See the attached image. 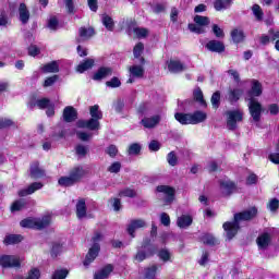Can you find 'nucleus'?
<instances>
[{"mask_svg": "<svg viewBox=\"0 0 279 279\" xmlns=\"http://www.w3.org/2000/svg\"><path fill=\"white\" fill-rule=\"evenodd\" d=\"M256 215H258V209L256 207H251L250 209L234 214V220L232 222H225L222 228L227 232L229 241L236 236V232H239L241 228V222L251 221Z\"/></svg>", "mask_w": 279, "mask_h": 279, "instance_id": "obj_1", "label": "nucleus"}, {"mask_svg": "<svg viewBox=\"0 0 279 279\" xmlns=\"http://www.w3.org/2000/svg\"><path fill=\"white\" fill-rule=\"evenodd\" d=\"M207 114L204 111H195L194 113L177 112L174 119L181 123V125H197L204 123L207 119Z\"/></svg>", "mask_w": 279, "mask_h": 279, "instance_id": "obj_2", "label": "nucleus"}, {"mask_svg": "<svg viewBox=\"0 0 279 279\" xmlns=\"http://www.w3.org/2000/svg\"><path fill=\"white\" fill-rule=\"evenodd\" d=\"M93 241V245L89 248L86 258L84 260V266L88 267V265H90V263H93V260H95V258H97V256H99V252L101 250V246H99V243H101V241H104V234H101V232L97 231L94 233V236L92 238Z\"/></svg>", "mask_w": 279, "mask_h": 279, "instance_id": "obj_3", "label": "nucleus"}, {"mask_svg": "<svg viewBox=\"0 0 279 279\" xmlns=\"http://www.w3.org/2000/svg\"><path fill=\"white\" fill-rule=\"evenodd\" d=\"M51 223V216L47 215L43 218H26L20 222L22 228H31L33 230H43Z\"/></svg>", "mask_w": 279, "mask_h": 279, "instance_id": "obj_4", "label": "nucleus"}, {"mask_svg": "<svg viewBox=\"0 0 279 279\" xmlns=\"http://www.w3.org/2000/svg\"><path fill=\"white\" fill-rule=\"evenodd\" d=\"M208 25H210V19L208 16L195 15L194 24H189V29L193 34H205Z\"/></svg>", "mask_w": 279, "mask_h": 279, "instance_id": "obj_5", "label": "nucleus"}, {"mask_svg": "<svg viewBox=\"0 0 279 279\" xmlns=\"http://www.w3.org/2000/svg\"><path fill=\"white\" fill-rule=\"evenodd\" d=\"M246 101H248V110L253 121L258 123L260 121V113L263 112V105L254 97H248Z\"/></svg>", "mask_w": 279, "mask_h": 279, "instance_id": "obj_6", "label": "nucleus"}, {"mask_svg": "<svg viewBox=\"0 0 279 279\" xmlns=\"http://www.w3.org/2000/svg\"><path fill=\"white\" fill-rule=\"evenodd\" d=\"M243 121V112L241 110L227 111V128L228 130H236V123Z\"/></svg>", "mask_w": 279, "mask_h": 279, "instance_id": "obj_7", "label": "nucleus"}, {"mask_svg": "<svg viewBox=\"0 0 279 279\" xmlns=\"http://www.w3.org/2000/svg\"><path fill=\"white\" fill-rule=\"evenodd\" d=\"M22 258L17 255H2L0 256V266L8 267H21Z\"/></svg>", "mask_w": 279, "mask_h": 279, "instance_id": "obj_8", "label": "nucleus"}, {"mask_svg": "<svg viewBox=\"0 0 279 279\" xmlns=\"http://www.w3.org/2000/svg\"><path fill=\"white\" fill-rule=\"evenodd\" d=\"M156 191L165 195V204H171L175 199V190L169 185H159Z\"/></svg>", "mask_w": 279, "mask_h": 279, "instance_id": "obj_9", "label": "nucleus"}, {"mask_svg": "<svg viewBox=\"0 0 279 279\" xmlns=\"http://www.w3.org/2000/svg\"><path fill=\"white\" fill-rule=\"evenodd\" d=\"M234 189H236V185H234V182L225 179L220 181V193L222 197H228L234 193Z\"/></svg>", "mask_w": 279, "mask_h": 279, "instance_id": "obj_10", "label": "nucleus"}, {"mask_svg": "<svg viewBox=\"0 0 279 279\" xmlns=\"http://www.w3.org/2000/svg\"><path fill=\"white\" fill-rule=\"evenodd\" d=\"M146 227H147V222L144 219H133L130 221L126 230L130 236L134 239L135 236L134 233L136 232V230H141V228H146Z\"/></svg>", "mask_w": 279, "mask_h": 279, "instance_id": "obj_11", "label": "nucleus"}, {"mask_svg": "<svg viewBox=\"0 0 279 279\" xmlns=\"http://www.w3.org/2000/svg\"><path fill=\"white\" fill-rule=\"evenodd\" d=\"M87 173H88V169H86V167H83V166H75L70 170V175L72 177L74 182H76V184L83 178H85Z\"/></svg>", "mask_w": 279, "mask_h": 279, "instance_id": "obj_12", "label": "nucleus"}, {"mask_svg": "<svg viewBox=\"0 0 279 279\" xmlns=\"http://www.w3.org/2000/svg\"><path fill=\"white\" fill-rule=\"evenodd\" d=\"M161 117L159 114L153 116V117H145L144 119L141 120V123L143 128H146L147 130H154L160 121Z\"/></svg>", "mask_w": 279, "mask_h": 279, "instance_id": "obj_13", "label": "nucleus"}, {"mask_svg": "<svg viewBox=\"0 0 279 279\" xmlns=\"http://www.w3.org/2000/svg\"><path fill=\"white\" fill-rule=\"evenodd\" d=\"M251 84V90L247 92L245 99H248V97H253V99L260 97L263 95V85L260 82L253 80Z\"/></svg>", "mask_w": 279, "mask_h": 279, "instance_id": "obj_14", "label": "nucleus"}, {"mask_svg": "<svg viewBox=\"0 0 279 279\" xmlns=\"http://www.w3.org/2000/svg\"><path fill=\"white\" fill-rule=\"evenodd\" d=\"M77 128H86L87 130H99V120L92 118L89 120H78L76 123Z\"/></svg>", "mask_w": 279, "mask_h": 279, "instance_id": "obj_15", "label": "nucleus"}, {"mask_svg": "<svg viewBox=\"0 0 279 279\" xmlns=\"http://www.w3.org/2000/svg\"><path fill=\"white\" fill-rule=\"evenodd\" d=\"M206 49L214 53H223V51H226V46L219 40H209L206 44Z\"/></svg>", "mask_w": 279, "mask_h": 279, "instance_id": "obj_16", "label": "nucleus"}, {"mask_svg": "<svg viewBox=\"0 0 279 279\" xmlns=\"http://www.w3.org/2000/svg\"><path fill=\"white\" fill-rule=\"evenodd\" d=\"M77 119V110L75 108L68 106L63 110V121L65 123H73Z\"/></svg>", "mask_w": 279, "mask_h": 279, "instance_id": "obj_17", "label": "nucleus"}, {"mask_svg": "<svg viewBox=\"0 0 279 279\" xmlns=\"http://www.w3.org/2000/svg\"><path fill=\"white\" fill-rule=\"evenodd\" d=\"M110 75H112V69L102 66L94 74L93 80H95V82H101V80H106V77H110Z\"/></svg>", "mask_w": 279, "mask_h": 279, "instance_id": "obj_18", "label": "nucleus"}, {"mask_svg": "<svg viewBox=\"0 0 279 279\" xmlns=\"http://www.w3.org/2000/svg\"><path fill=\"white\" fill-rule=\"evenodd\" d=\"M50 105L51 104H50L49 99L43 98V99H37V100H31L28 102V108L31 110H34V108L37 107V108H39V110H45V108H49Z\"/></svg>", "mask_w": 279, "mask_h": 279, "instance_id": "obj_19", "label": "nucleus"}, {"mask_svg": "<svg viewBox=\"0 0 279 279\" xmlns=\"http://www.w3.org/2000/svg\"><path fill=\"white\" fill-rule=\"evenodd\" d=\"M44 175L45 170L40 168V163H38V161H34L31 165V178H33L34 180H38V178H44Z\"/></svg>", "mask_w": 279, "mask_h": 279, "instance_id": "obj_20", "label": "nucleus"}, {"mask_svg": "<svg viewBox=\"0 0 279 279\" xmlns=\"http://www.w3.org/2000/svg\"><path fill=\"white\" fill-rule=\"evenodd\" d=\"M168 70L170 73H182V71H185L186 66H184L180 60H170L167 62Z\"/></svg>", "mask_w": 279, "mask_h": 279, "instance_id": "obj_21", "label": "nucleus"}, {"mask_svg": "<svg viewBox=\"0 0 279 279\" xmlns=\"http://www.w3.org/2000/svg\"><path fill=\"white\" fill-rule=\"evenodd\" d=\"M40 189H43V183L35 182V183H32L26 190L20 191L19 195L21 197H25V195H32L36 193V191H40Z\"/></svg>", "mask_w": 279, "mask_h": 279, "instance_id": "obj_22", "label": "nucleus"}, {"mask_svg": "<svg viewBox=\"0 0 279 279\" xmlns=\"http://www.w3.org/2000/svg\"><path fill=\"white\" fill-rule=\"evenodd\" d=\"M111 271H114V266H112V264H108L94 275V279H106L110 276Z\"/></svg>", "mask_w": 279, "mask_h": 279, "instance_id": "obj_23", "label": "nucleus"}, {"mask_svg": "<svg viewBox=\"0 0 279 279\" xmlns=\"http://www.w3.org/2000/svg\"><path fill=\"white\" fill-rule=\"evenodd\" d=\"M259 250H267L269 243H271V235L269 233H263L256 240Z\"/></svg>", "mask_w": 279, "mask_h": 279, "instance_id": "obj_24", "label": "nucleus"}, {"mask_svg": "<svg viewBox=\"0 0 279 279\" xmlns=\"http://www.w3.org/2000/svg\"><path fill=\"white\" fill-rule=\"evenodd\" d=\"M77 219H85L86 217V199L80 198L76 203Z\"/></svg>", "mask_w": 279, "mask_h": 279, "instance_id": "obj_25", "label": "nucleus"}, {"mask_svg": "<svg viewBox=\"0 0 279 279\" xmlns=\"http://www.w3.org/2000/svg\"><path fill=\"white\" fill-rule=\"evenodd\" d=\"M20 21L23 25L29 22V10H27V5L25 3H21L19 8Z\"/></svg>", "mask_w": 279, "mask_h": 279, "instance_id": "obj_26", "label": "nucleus"}, {"mask_svg": "<svg viewBox=\"0 0 279 279\" xmlns=\"http://www.w3.org/2000/svg\"><path fill=\"white\" fill-rule=\"evenodd\" d=\"M21 241H23V235L9 234V235H5L3 243L4 245H16L17 243H21Z\"/></svg>", "mask_w": 279, "mask_h": 279, "instance_id": "obj_27", "label": "nucleus"}, {"mask_svg": "<svg viewBox=\"0 0 279 279\" xmlns=\"http://www.w3.org/2000/svg\"><path fill=\"white\" fill-rule=\"evenodd\" d=\"M193 223V217L190 215H182L177 219V226L179 228H189Z\"/></svg>", "mask_w": 279, "mask_h": 279, "instance_id": "obj_28", "label": "nucleus"}, {"mask_svg": "<svg viewBox=\"0 0 279 279\" xmlns=\"http://www.w3.org/2000/svg\"><path fill=\"white\" fill-rule=\"evenodd\" d=\"M41 71L43 73H58L60 71V65L58 64V61H51L41 66Z\"/></svg>", "mask_w": 279, "mask_h": 279, "instance_id": "obj_29", "label": "nucleus"}, {"mask_svg": "<svg viewBox=\"0 0 279 279\" xmlns=\"http://www.w3.org/2000/svg\"><path fill=\"white\" fill-rule=\"evenodd\" d=\"M232 5V0H215L214 8L217 12H221V10H228Z\"/></svg>", "mask_w": 279, "mask_h": 279, "instance_id": "obj_30", "label": "nucleus"}, {"mask_svg": "<svg viewBox=\"0 0 279 279\" xmlns=\"http://www.w3.org/2000/svg\"><path fill=\"white\" fill-rule=\"evenodd\" d=\"M95 66V60L94 59H87L83 63H80L76 68V71L78 73H84V71H88V69H93Z\"/></svg>", "mask_w": 279, "mask_h": 279, "instance_id": "obj_31", "label": "nucleus"}, {"mask_svg": "<svg viewBox=\"0 0 279 279\" xmlns=\"http://www.w3.org/2000/svg\"><path fill=\"white\" fill-rule=\"evenodd\" d=\"M101 21L108 32H114V20H112L110 15L104 14Z\"/></svg>", "mask_w": 279, "mask_h": 279, "instance_id": "obj_32", "label": "nucleus"}, {"mask_svg": "<svg viewBox=\"0 0 279 279\" xmlns=\"http://www.w3.org/2000/svg\"><path fill=\"white\" fill-rule=\"evenodd\" d=\"M89 114L92 119H96L97 121H101V119H104V113L99 110V105L89 107Z\"/></svg>", "mask_w": 279, "mask_h": 279, "instance_id": "obj_33", "label": "nucleus"}, {"mask_svg": "<svg viewBox=\"0 0 279 279\" xmlns=\"http://www.w3.org/2000/svg\"><path fill=\"white\" fill-rule=\"evenodd\" d=\"M129 71L132 77H143V75H145L143 65H132Z\"/></svg>", "mask_w": 279, "mask_h": 279, "instance_id": "obj_34", "label": "nucleus"}, {"mask_svg": "<svg viewBox=\"0 0 279 279\" xmlns=\"http://www.w3.org/2000/svg\"><path fill=\"white\" fill-rule=\"evenodd\" d=\"M15 279H40V269L32 268L27 276H17Z\"/></svg>", "mask_w": 279, "mask_h": 279, "instance_id": "obj_35", "label": "nucleus"}, {"mask_svg": "<svg viewBox=\"0 0 279 279\" xmlns=\"http://www.w3.org/2000/svg\"><path fill=\"white\" fill-rule=\"evenodd\" d=\"M93 36H95V29L93 28H80V37L83 40H88V38H93Z\"/></svg>", "mask_w": 279, "mask_h": 279, "instance_id": "obj_36", "label": "nucleus"}, {"mask_svg": "<svg viewBox=\"0 0 279 279\" xmlns=\"http://www.w3.org/2000/svg\"><path fill=\"white\" fill-rule=\"evenodd\" d=\"M231 38L233 43H243V38H245V35L243 34V31L235 28L231 32Z\"/></svg>", "mask_w": 279, "mask_h": 279, "instance_id": "obj_37", "label": "nucleus"}, {"mask_svg": "<svg viewBox=\"0 0 279 279\" xmlns=\"http://www.w3.org/2000/svg\"><path fill=\"white\" fill-rule=\"evenodd\" d=\"M241 95H243V90L236 88V89H230L229 90V101L234 102L238 99H241Z\"/></svg>", "mask_w": 279, "mask_h": 279, "instance_id": "obj_38", "label": "nucleus"}, {"mask_svg": "<svg viewBox=\"0 0 279 279\" xmlns=\"http://www.w3.org/2000/svg\"><path fill=\"white\" fill-rule=\"evenodd\" d=\"M60 186H73V184H76L75 180L72 179L71 174L69 177H61L59 179Z\"/></svg>", "mask_w": 279, "mask_h": 279, "instance_id": "obj_39", "label": "nucleus"}, {"mask_svg": "<svg viewBox=\"0 0 279 279\" xmlns=\"http://www.w3.org/2000/svg\"><path fill=\"white\" fill-rule=\"evenodd\" d=\"M202 242L205 245H217V239L208 233H206L202 236Z\"/></svg>", "mask_w": 279, "mask_h": 279, "instance_id": "obj_40", "label": "nucleus"}, {"mask_svg": "<svg viewBox=\"0 0 279 279\" xmlns=\"http://www.w3.org/2000/svg\"><path fill=\"white\" fill-rule=\"evenodd\" d=\"M156 271H158V266H156V265H153V266L146 268L145 278L155 279L156 278Z\"/></svg>", "mask_w": 279, "mask_h": 279, "instance_id": "obj_41", "label": "nucleus"}, {"mask_svg": "<svg viewBox=\"0 0 279 279\" xmlns=\"http://www.w3.org/2000/svg\"><path fill=\"white\" fill-rule=\"evenodd\" d=\"M194 99L195 101H198L201 106H206V100H204V94L202 93V89L196 88L194 90Z\"/></svg>", "mask_w": 279, "mask_h": 279, "instance_id": "obj_42", "label": "nucleus"}, {"mask_svg": "<svg viewBox=\"0 0 279 279\" xmlns=\"http://www.w3.org/2000/svg\"><path fill=\"white\" fill-rule=\"evenodd\" d=\"M25 208V201L20 199L15 201L11 206V211L16 213L19 210H23Z\"/></svg>", "mask_w": 279, "mask_h": 279, "instance_id": "obj_43", "label": "nucleus"}, {"mask_svg": "<svg viewBox=\"0 0 279 279\" xmlns=\"http://www.w3.org/2000/svg\"><path fill=\"white\" fill-rule=\"evenodd\" d=\"M252 12L256 21H263V9H260V5L258 4L253 5Z\"/></svg>", "mask_w": 279, "mask_h": 279, "instance_id": "obj_44", "label": "nucleus"}, {"mask_svg": "<svg viewBox=\"0 0 279 279\" xmlns=\"http://www.w3.org/2000/svg\"><path fill=\"white\" fill-rule=\"evenodd\" d=\"M221 101V94L219 92H216L211 96V106L217 110L219 108V104Z\"/></svg>", "mask_w": 279, "mask_h": 279, "instance_id": "obj_45", "label": "nucleus"}, {"mask_svg": "<svg viewBox=\"0 0 279 279\" xmlns=\"http://www.w3.org/2000/svg\"><path fill=\"white\" fill-rule=\"evenodd\" d=\"M66 276H69V270L66 269H60L56 270L52 275L51 279H66Z\"/></svg>", "mask_w": 279, "mask_h": 279, "instance_id": "obj_46", "label": "nucleus"}, {"mask_svg": "<svg viewBox=\"0 0 279 279\" xmlns=\"http://www.w3.org/2000/svg\"><path fill=\"white\" fill-rule=\"evenodd\" d=\"M106 86H108L109 88H119V86H121V80L114 76L110 81L106 82Z\"/></svg>", "mask_w": 279, "mask_h": 279, "instance_id": "obj_47", "label": "nucleus"}, {"mask_svg": "<svg viewBox=\"0 0 279 279\" xmlns=\"http://www.w3.org/2000/svg\"><path fill=\"white\" fill-rule=\"evenodd\" d=\"M76 155L80 156V158H84L88 154V147L80 144L75 147Z\"/></svg>", "mask_w": 279, "mask_h": 279, "instance_id": "obj_48", "label": "nucleus"}, {"mask_svg": "<svg viewBox=\"0 0 279 279\" xmlns=\"http://www.w3.org/2000/svg\"><path fill=\"white\" fill-rule=\"evenodd\" d=\"M119 197H136V192L132 189H124L119 192Z\"/></svg>", "mask_w": 279, "mask_h": 279, "instance_id": "obj_49", "label": "nucleus"}, {"mask_svg": "<svg viewBox=\"0 0 279 279\" xmlns=\"http://www.w3.org/2000/svg\"><path fill=\"white\" fill-rule=\"evenodd\" d=\"M63 3L69 14H75V3L73 0H63Z\"/></svg>", "mask_w": 279, "mask_h": 279, "instance_id": "obj_50", "label": "nucleus"}, {"mask_svg": "<svg viewBox=\"0 0 279 279\" xmlns=\"http://www.w3.org/2000/svg\"><path fill=\"white\" fill-rule=\"evenodd\" d=\"M107 171H109V173H119V171H121V162H119V161L112 162L108 167Z\"/></svg>", "mask_w": 279, "mask_h": 279, "instance_id": "obj_51", "label": "nucleus"}, {"mask_svg": "<svg viewBox=\"0 0 279 279\" xmlns=\"http://www.w3.org/2000/svg\"><path fill=\"white\" fill-rule=\"evenodd\" d=\"M158 256L161 260H163V263L171 260V253L168 250L163 248V250L159 251Z\"/></svg>", "mask_w": 279, "mask_h": 279, "instance_id": "obj_52", "label": "nucleus"}, {"mask_svg": "<svg viewBox=\"0 0 279 279\" xmlns=\"http://www.w3.org/2000/svg\"><path fill=\"white\" fill-rule=\"evenodd\" d=\"M59 22H58V17L56 16H51L49 20H48V27L49 29H52V32H56V29H58L59 27Z\"/></svg>", "mask_w": 279, "mask_h": 279, "instance_id": "obj_53", "label": "nucleus"}, {"mask_svg": "<svg viewBox=\"0 0 279 279\" xmlns=\"http://www.w3.org/2000/svg\"><path fill=\"white\" fill-rule=\"evenodd\" d=\"M134 34L137 36V38H146V36L149 34V31H147V28L135 27Z\"/></svg>", "mask_w": 279, "mask_h": 279, "instance_id": "obj_54", "label": "nucleus"}, {"mask_svg": "<svg viewBox=\"0 0 279 279\" xmlns=\"http://www.w3.org/2000/svg\"><path fill=\"white\" fill-rule=\"evenodd\" d=\"M167 161L170 165V167H175V165H178V156H175L174 151L168 154Z\"/></svg>", "mask_w": 279, "mask_h": 279, "instance_id": "obj_55", "label": "nucleus"}, {"mask_svg": "<svg viewBox=\"0 0 279 279\" xmlns=\"http://www.w3.org/2000/svg\"><path fill=\"white\" fill-rule=\"evenodd\" d=\"M144 49L145 46L143 45V43H138L137 45H135L133 49L134 58H138L140 56H142Z\"/></svg>", "mask_w": 279, "mask_h": 279, "instance_id": "obj_56", "label": "nucleus"}, {"mask_svg": "<svg viewBox=\"0 0 279 279\" xmlns=\"http://www.w3.org/2000/svg\"><path fill=\"white\" fill-rule=\"evenodd\" d=\"M106 154L110 156V158H116L117 155L119 154V149L114 145H110L109 147L106 148Z\"/></svg>", "mask_w": 279, "mask_h": 279, "instance_id": "obj_57", "label": "nucleus"}, {"mask_svg": "<svg viewBox=\"0 0 279 279\" xmlns=\"http://www.w3.org/2000/svg\"><path fill=\"white\" fill-rule=\"evenodd\" d=\"M141 154V145L138 144H132L130 147H129V155L130 156H136Z\"/></svg>", "mask_w": 279, "mask_h": 279, "instance_id": "obj_58", "label": "nucleus"}, {"mask_svg": "<svg viewBox=\"0 0 279 279\" xmlns=\"http://www.w3.org/2000/svg\"><path fill=\"white\" fill-rule=\"evenodd\" d=\"M109 202H110L113 210H116V213H119V210H121V199L111 198Z\"/></svg>", "mask_w": 279, "mask_h": 279, "instance_id": "obj_59", "label": "nucleus"}, {"mask_svg": "<svg viewBox=\"0 0 279 279\" xmlns=\"http://www.w3.org/2000/svg\"><path fill=\"white\" fill-rule=\"evenodd\" d=\"M160 221H161L162 226H166V227L171 226V218L169 217V215L167 213H162L160 215Z\"/></svg>", "mask_w": 279, "mask_h": 279, "instance_id": "obj_60", "label": "nucleus"}, {"mask_svg": "<svg viewBox=\"0 0 279 279\" xmlns=\"http://www.w3.org/2000/svg\"><path fill=\"white\" fill-rule=\"evenodd\" d=\"M14 125V121L8 118L0 119V128H12Z\"/></svg>", "mask_w": 279, "mask_h": 279, "instance_id": "obj_61", "label": "nucleus"}, {"mask_svg": "<svg viewBox=\"0 0 279 279\" xmlns=\"http://www.w3.org/2000/svg\"><path fill=\"white\" fill-rule=\"evenodd\" d=\"M279 207V201L277 198L270 199L268 203V208L271 213H276L277 208Z\"/></svg>", "mask_w": 279, "mask_h": 279, "instance_id": "obj_62", "label": "nucleus"}, {"mask_svg": "<svg viewBox=\"0 0 279 279\" xmlns=\"http://www.w3.org/2000/svg\"><path fill=\"white\" fill-rule=\"evenodd\" d=\"M58 82V75L50 76L45 80L44 86L48 88V86H53Z\"/></svg>", "mask_w": 279, "mask_h": 279, "instance_id": "obj_63", "label": "nucleus"}, {"mask_svg": "<svg viewBox=\"0 0 279 279\" xmlns=\"http://www.w3.org/2000/svg\"><path fill=\"white\" fill-rule=\"evenodd\" d=\"M76 136L81 141H90V138H93V134L92 133H86V132H77Z\"/></svg>", "mask_w": 279, "mask_h": 279, "instance_id": "obj_64", "label": "nucleus"}]
</instances>
